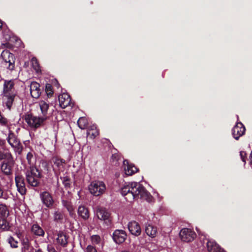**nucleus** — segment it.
<instances>
[{"instance_id":"nucleus-1","label":"nucleus","mask_w":252,"mask_h":252,"mask_svg":"<svg viewBox=\"0 0 252 252\" xmlns=\"http://www.w3.org/2000/svg\"><path fill=\"white\" fill-rule=\"evenodd\" d=\"M121 194L128 202L140 198L149 201L151 196L144 188L138 183H131L125 185L121 189Z\"/></svg>"},{"instance_id":"nucleus-2","label":"nucleus","mask_w":252,"mask_h":252,"mask_svg":"<svg viewBox=\"0 0 252 252\" xmlns=\"http://www.w3.org/2000/svg\"><path fill=\"white\" fill-rule=\"evenodd\" d=\"M26 179L28 184L32 187H37L41 178L40 171L35 166H31L30 170L26 173Z\"/></svg>"},{"instance_id":"nucleus-3","label":"nucleus","mask_w":252,"mask_h":252,"mask_svg":"<svg viewBox=\"0 0 252 252\" xmlns=\"http://www.w3.org/2000/svg\"><path fill=\"white\" fill-rule=\"evenodd\" d=\"M6 140L13 149L15 153L20 155L23 150V146L16 135L11 131L9 132Z\"/></svg>"},{"instance_id":"nucleus-4","label":"nucleus","mask_w":252,"mask_h":252,"mask_svg":"<svg viewBox=\"0 0 252 252\" xmlns=\"http://www.w3.org/2000/svg\"><path fill=\"white\" fill-rule=\"evenodd\" d=\"M89 190L92 194L97 196L102 194L105 192L106 186L102 181H93L89 185Z\"/></svg>"},{"instance_id":"nucleus-5","label":"nucleus","mask_w":252,"mask_h":252,"mask_svg":"<svg viewBox=\"0 0 252 252\" xmlns=\"http://www.w3.org/2000/svg\"><path fill=\"white\" fill-rule=\"evenodd\" d=\"M46 120L45 117H37L32 114H28L25 117V121L28 125L35 128L40 126Z\"/></svg>"},{"instance_id":"nucleus-6","label":"nucleus","mask_w":252,"mask_h":252,"mask_svg":"<svg viewBox=\"0 0 252 252\" xmlns=\"http://www.w3.org/2000/svg\"><path fill=\"white\" fill-rule=\"evenodd\" d=\"M5 66L9 70H13L15 67V58L13 54L8 50H4L1 54Z\"/></svg>"},{"instance_id":"nucleus-7","label":"nucleus","mask_w":252,"mask_h":252,"mask_svg":"<svg viewBox=\"0 0 252 252\" xmlns=\"http://www.w3.org/2000/svg\"><path fill=\"white\" fill-rule=\"evenodd\" d=\"M42 203L47 208H51L54 203L52 194L47 191L41 192L39 194Z\"/></svg>"},{"instance_id":"nucleus-8","label":"nucleus","mask_w":252,"mask_h":252,"mask_svg":"<svg viewBox=\"0 0 252 252\" xmlns=\"http://www.w3.org/2000/svg\"><path fill=\"white\" fill-rule=\"evenodd\" d=\"M96 215L99 220H103L107 225L110 224V214L105 208H98L96 211Z\"/></svg>"},{"instance_id":"nucleus-9","label":"nucleus","mask_w":252,"mask_h":252,"mask_svg":"<svg viewBox=\"0 0 252 252\" xmlns=\"http://www.w3.org/2000/svg\"><path fill=\"white\" fill-rule=\"evenodd\" d=\"M181 239L184 242H189L192 241L196 237L195 232L190 229L184 228L180 232Z\"/></svg>"},{"instance_id":"nucleus-10","label":"nucleus","mask_w":252,"mask_h":252,"mask_svg":"<svg viewBox=\"0 0 252 252\" xmlns=\"http://www.w3.org/2000/svg\"><path fill=\"white\" fill-rule=\"evenodd\" d=\"M245 132L244 126L241 122H238L232 129V135L236 140H238L240 137L244 135Z\"/></svg>"},{"instance_id":"nucleus-11","label":"nucleus","mask_w":252,"mask_h":252,"mask_svg":"<svg viewBox=\"0 0 252 252\" xmlns=\"http://www.w3.org/2000/svg\"><path fill=\"white\" fill-rule=\"evenodd\" d=\"M15 180L18 191L21 195H24L26 192V189L23 177L20 175H17Z\"/></svg>"},{"instance_id":"nucleus-12","label":"nucleus","mask_w":252,"mask_h":252,"mask_svg":"<svg viewBox=\"0 0 252 252\" xmlns=\"http://www.w3.org/2000/svg\"><path fill=\"white\" fill-rule=\"evenodd\" d=\"M16 94H2L3 105L9 110L11 109Z\"/></svg>"},{"instance_id":"nucleus-13","label":"nucleus","mask_w":252,"mask_h":252,"mask_svg":"<svg viewBox=\"0 0 252 252\" xmlns=\"http://www.w3.org/2000/svg\"><path fill=\"white\" fill-rule=\"evenodd\" d=\"M126 234L125 231L123 230H116L114 231L113 235L114 241L118 244L123 243L126 240Z\"/></svg>"},{"instance_id":"nucleus-14","label":"nucleus","mask_w":252,"mask_h":252,"mask_svg":"<svg viewBox=\"0 0 252 252\" xmlns=\"http://www.w3.org/2000/svg\"><path fill=\"white\" fill-rule=\"evenodd\" d=\"M60 106L62 108H65L70 104L71 98L69 95L66 93L60 94L58 97Z\"/></svg>"},{"instance_id":"nucleus-15","label":"nucleus","mask_w":252,"mask_h":252,"mask_svg":"<svg viewBox=\"0 0 252 252\" xmlns=\"http://www.w3.org/2000/svg\"><path fill=\"white\" fill-rule=\"evenodd\" d=\"M128 228L129 232L133 235L139 236L141 234V227L138 223L135 221L129 222Z\"/></svg>"},{"instance_id":"nucleus-16","label":"nucleus","mask_w":252,"mask_h":252,"mask_svg":"<svg viewBox=\"0 0 252 252\" xmlns=\"http://www.w3.org/2000/svg\"><path fill=\"white\" fill-rule=\"evenodd\" d=\"M14 85V83L13 80H5L2 94H15Z\"/></svg>"},{"instance_id":"nucleus-17","label":"nucleus","mask_w":252,"mask_h":252,"mask_svg":"<svg viewBox=\"0 0 252 252\" xmlns=\"http://www.w3.org/2000/svg\"><path fill=\"white\" fill-rule=\"evenodd\" d=\"M123 165L125 174L128 176L132 175L138 171V169L134 165L129 164L126 160L123 161Z\"/></svg>"},{"instance_id":"nucleus-18","label":"nucleus","mask_w":252,"mask_h":252,"mask_svg":"<svg viewBox=\"0 0 252 252\" xmlns=\"http://www.w3.org/2000/svg\"><path fill=\"white\" fill-rule=\"evenodd\" d=\"M40 85L36 82H32L30 86L31 94L32 97L37 98L40 95Z\"/></svg>"},{"instance_id":"nucleus-19","label":"nucleus","mask_w":252,"mask_h":252,"mask_svg":"<svg viewBox=\"0 0 252 252\" xmlns=\"http://www.w3.org/2000/svg\"><path fill=\"white\" fill-rule=\"evenodd\" d=\"M14 159L12 161L7 160V162L3 161L1 164V171L6 175H10L12 173V166L10 164H13Z\"/></svg>"},{"instance_id":"nucleus-20","label":"nucleus","mask_w":252,"mask_h":252,"mask_svg":"<svg viewBox=\"0 0 252 252\" xmlns=\"http://www.w3.org/2000/svg\"><path fill=\"white\" fill-rule=\"evenodd\" d=\"M207 247L209 252H224V251L213 240L208 241Z\"/></svg>"},{"instance_id":"nucleus-21","label":"nucleus","mask_w":252,"mask_h":252,"mask_svg":"<svg viewBox=\"0 0 252 252\" xmlns=\"http://www.w3.org/2000/svg\"><path fill=\"white\" fill-rule=\"evenodd\" d=\"M41 113L42 117H45L46 119L48 118V110L49 109V104L44 100H40L38 102Z\"/></svg>"},{"instance_id":"nucleus-22","label":"nucleus","mask_w":252,"mask_h":252,"mask_svg":"<svg viewBox=\"0 0 252 252\" xmlns=\"http://www.w3.org/2000/svg\"><path fill=\"white\" fill-rule=\"evenodd\" d=\"M62 204L68 211L69 215L71 217H74L75 215V214L74 211L73 207L71 202L69 200H66L63 198L62 199Z\"/></svg>"},{"instance_id":"nucleus-23","label":"nucleus","mask_w":252,"mask_h":252,"mask_svg":"<svg viewBox=\"0 0 252 252\" xmlns=\"http://www.w3.org/2000/svg\"><path fill=\"white\" fill-rule=\"evenodd\" d=\"M78 214L83 220H86L89 218V212L88 209L84 206H79L78 209Z\"/></svg>"},{"instance_id":"nucleus-24","label":"nucleus","mask_w":252,"mask_h":252,"mask_svg":"<svg viewBox=\"0 0 252 252\" xmlns=\"http://www.w3.org/2000/svg\"><path fill=\"white\" fill-rule=\"evenodd\" d=\"M32 234L37 236H43L44 231L43 229L37 224H33L31 227Z\"/></svg>"},{"instance_id":"nucleus-25","label":"nucleus","mask_w":252,"mask_h":252,"mask_svg":"<svg viewBox=\"0 0 252 252\" xmlns=\"http://www.w3.org/2000/svg\"><path fill=\"white\" fill-rule=\"evenodd\" d=\"M145 232L146 234L152 238L156 237L157 233V229L156 227L151 225L148 224L145 228Z\"/></svg>"},{"instance_id":"nucleus-26","label":"nucleus","mask_w":252,"mask_h":252,"mask_svg":"<svg viewBox=\"0 0 252 252\" xmlns=\"http://www.w3.org/2000/svg\"><path fill=\"white\" fill-rule=\"evenodd\" d=\"M56 240L57 243L63 246H65L67 243V237L63 233H59Z\"/></svg>"},{"instance_id":"nucleus-27","label":"nucleus","mask_w":252,"mask_h":252,"mask_svg":"<svg viewBox=\"0 0 252 252\" xmlns=\"http://www.w3.org/2000/svg\"><path fill=\"white\" fill-rule=\"evenodd\" d=\"M26 158L28 163L31 165V166H34L36 161L34 152L33 151L29 152L27 155Z\"/></svg>"},{"instance_id":"nucleus-28","label":"nucleus","mask_w":252,"mask_h":252,"mask_svg":"<svg viewBox=\"0 0 252 252\" xmlns=\"http://www.w3.org/2000/svg\"><path fill=\"white\" fill-rule=\"evenodd\" d=\"M9 215V210L7 206L0 202V216L7 217Z\"/></svg>"},{"instance_id":"nucleus-29","label":"nucleus","mask_w":252,"mask_h":252,"mask_svg":"<svg viewBox=\"0 0 252 252\" xmlns=\"http://www.w3.org/2000/svg\"><path fill=\"white\" fill-rule=\"evenodd\" d=\"M63 213L59 210L55 211L53 214L54 220L55 221H62L63 220Z\"/></svg>"},{"instance_id":"nucleus-30","label":"nucleus","mask_w":252,"mask_h":252,"mask_svg":"<svg viewBox=\"0 0 252 252\" xmlns=\"http://www.w3.org/2000/svg\"><path fill=\"white\" fill-rule=\"evenodd\" d=\"M5 218L0 216V229L2 230H8L9 228L8 223L5 219Z\"/></svg>"},{"instance_id":"nucleus-31","label":"nucleus","mask_w":252,"mask_h":252,"mask_svg":"<svg viewBox=\"0 0 252 252\" xmlns=\"http://www.w3.org/2000/svg\"><path fill=\"white\" fill-rule=\"evenodd\" d=\"M3 159H6L9 161H12L13 156L10 152H6L4 153L0 150V160Z\"/></svg>"},{"instance_id":"nucleus-32","label":"nucleus","mask_w":252,"mask_h":252,"mask_svg":"<svg viewBox=\"0 0 252 252\" xmlns=\"http://www.w3.org/2000/svg\"><path fill=\"white\" fill-rule=\"evenodd\" d=\"M53 161L54 164L59 168V170H62L63 169L65 163L64 160L55 158L53 159Z\"/></svg>"},{"instance_id":"nucleus-33","label":"nucleus","mask_w":252,"mask_h":252,"mask_svg":"<svg viewBox=\"0 0 252 252\" xmlns=\"http://www.w3.org/2000/svg\"><path fill=\"white\" fill-rule=\"evenodd\" d=\"M88 134L90 135L92 138H95L98 135V131L96 129L95 126H93L91 129H89L88 131Z\"/></svg>"},{"instance_id":"nucleus-34","label":"nucleus","mask_w":252,"mask_h":252,"mask_svg":"<svg viewBox=\"0 0 252 252\" xmlns=\"http://www.w3.org/2000/svg\"><path fill=\"white\" fill-rule=\"evenodd\" d=\"M91 241L93 244L101 245L102 243V240L100 237L97 235H94L91 237Z\"/></svg>"},{"instance_id":"nucleus-35","label":"nucleus","mask_w":252,"mask_h":252,"mask_svg":"<svg viewBox=\"0 0 252 252\" xmlns=\"http://www.w3.org/2000/svg\"><path fill=\"white\" fill-rule=\"evenodd\" d=\"M22 250L23 252H27L30 248V242L28 239H25L22 242Z\"/></svg>"},{"instance_id":"nucleus-36","label":"nucleus","mask_w":252,"mask_h":252,"mask_svg":"<svg viewBox=\"0 0 252 252\" xmlns=\"http://www.w3.org/2000/svg\"><path fill=\"white\" fill-rule=\"evenodd\" d=\"M87 124V121L85 118L81 117L78 120V125L81 129L85 128Z\"/></svg>"},{"instance_id":"nucleus-37","label":"nucleus","mask_w":252,"mask_h":252,"mask_svg":"<svg viewBox=\"0 0 252 252\" xmlns=\"http://www.w3.org/2000/svg\"><path fill=\"white\" fill-rule=\"evenodd\" d=\"M8 243L10 245L11 248H18V242L16 241L12 237L10 236L7 240Z\"/></svg>"},{"instance_id":"nucleus-38","label":"nucleus","mask_w":252,"mask_h":252,"mask_svg":"<svg viewBox=\"0 0 252 252\" xmlns=\"http://www.w3.org/2000/svg\"><path fill=\"white\" fill-rule=\"evenodd\" d=\"M31 62L33 68L36 71L38 72L39 70V66L37 60L33 58Z\"/></svg>"},{"instance_id":"nucleus-39","label":"nucleus","mask_w":252,"mask_h":252,"mask_svg":"<svg viewBox=\"0 0 252 252\" xmlns=\"http://www.w3.org/2000/svg\"><path fill=\"white\" fill-rule=\"evenodd\" d=\"M8 197L6 191H4L3 189L0 186V198L6 199Z\"/></svg>"},{"instance_id":"nucleus-40","label":"nucleus","mask_w":252,"mask_h":252,"mask_svg":"<svg viewBox=\"0 0 252 252\" xmlns=\"http://www.w3.org/2000/svg\"><path fill=\"white\" fill-rule=\"evenodd\" d=\"M45 90L48 95H51L53 93L50 84H48L46 85Z\"/></svg>"},{"instance_id":"nucleus-41","label":"nucleus","mask_w":252,"mask_h":252,"mask_svg":"<svg viewBox=\"0 0 252 252\" xmlns=\"http://www.w3.org/2000/svg\"><path fill=\"white\" fill-rule=\"evenodd\" d=\"M7 124V120L3 117L0 112V125L2 126H6Z\"/></svg>"},{"instance_id":"nucleus-42","label":"nucleus","mask_w":252,"mask_h":252,"mask_svg":"<svg viewBox=\"0 0 252 252\" xmlns=\"http://www.w3.org/2000/svg\"><path fill=\"white\" fill-rule=\"evenodd\" d=\"M86 252H97V251L94 247L89 245L86 249Z\"/></svg>"},{"instance_id":"nucleus-43","label":"nucleus","mask_w":252,"mask_h":252,"mask_svg":"<svg viewBox=\"0 0 252 252\" xmlns=\"http://www.w3.org/2000/svg\"><path fill=\"white\" fill-rule=\"evenodd\" d=\"M247 154L245 152L241 151L240 152V156L242 159V160L245 163H246V158Z\"/></svg>"},{"instance_id":"nucleus-44","label":"nucleus","mask_w":252,"mask_h":252,"mask_svg":"<svg viewBox=\"0 0 252 252\" xmlns=\"http://www.w3.org/2000/svg\"><path fill=\"white\" fill-rule=\"evenodd\" d=\"M63 183L64 185L65 186V187H69L70 182L68 178H64L63 181Z\"/></svg>"},{"instance_id":"nucleus-45","label":"nucleus","mask_w":252,"mask_h":252,"mask_svg":"<svg viewBox=\"0 0 252 252\" xmlns=\"http://www.w3.org/2000/svg\"><path fill=\"white\" fill-rule=\"evenodd\" d=\"M5 141L4 140H1V139H0V146H3L5 144Z\"/></svg>"},{"instance_id":"nucleus-46","label":"nucleus","mask_w":252,"mask_h":252,"mask_svg":"<svg viewBox=\"0 0 252 252\" xmlns=\"http://www.w3.org/2000/svg\"><path fill=\"white\" fill-rule=\"evenodd\" d=\"M250 160H251V163L252 164V150L251 153L250 154Z\"/></svg>"},{"instance_id":"nucleus-47","label":"nucleus","mask_w":252,"mask_h":252,"mask_svg":"<svg viewBox=\"0 0 252 252\" xmlns=\"http://www.w3.org/2000/svg\"><path fill=\"white\" fill-rule=\"evenodd\" d=\"M2 26V21L0 20V28H1Z\"/></svg>"},{"instance_id":"nucleus-48","label":"nucleus","mask_w":252,"mask_h":252,"mask_svg":"<svg viewBox=\"0 0 252 252\" xmlns=\"http://www.w3.org/2000/svg\"><path fill=\"white\" fill-rule=\"evenodd\" d=\"M35 252H42V251L41 250H38L37 251H35Z\"/></svg>"},{"instance_id":"nucleus-49","label":"nucleus","mask_w":252,"mask_h":252,"mask_svg":"<svg viewBox=\"0 0 252 252\" xmlns=\"http://www.w3.org/2000/svg\"><path fill=\"white\" fill-rule=\"evenodd\" d=\"M112 158H116V156H115V155H113L112 156Z\"/></svg>"},{"instance_id":"nucleus-50","label":"nucleus","mask_w":252,"mask_h":252,"mask_svg":"<svg viewBox=\"0 0 252 252\" xmlns=\"http://www.w3.org/2000/svg\"><path fill=\"white\" fill-rule=\"evenodd\" d=\"M122 252H127V251H123Z\"/></svg>"}]
</instances>
